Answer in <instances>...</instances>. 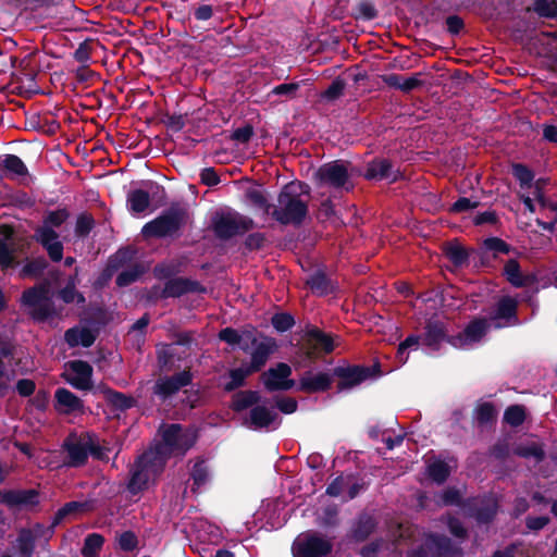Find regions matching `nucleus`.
Wrapping results in <instances>:
<instances>
[{"instance_id": "52", "label": "nucleus", "mask_w": 557, "mask_h": 557, "mask_svg": "<svg viewBox=\"0 0 557 557\" xmlns=\"http://www.w3.org/2000/svg\"><path fill=\"white\" fill-rule=\"evenodd\" d=\"M513 453L521 458H534L536 462H542L546 456L543 447L536 443L527 446H518L515 448Z\"/></svg>"}, {"instance_id": "23", "label": "nucleus", "mask_w": 557, "mask_h": 557, "mask_svg": "<svg viewBox=\"0 0 557 557\" xmlns=\"http://www.w3.org/2000/svg\"><path fill=\"white\" fill-rule=\"evenodd\" d=\"M494 320H506V324L495 323L496 329H502L508 325H518V302L510 296L502 297L497 305L493 315Z\"/></svg>"}, {"instance_id": "1", "label": "nucleus", "mask_w": 557, "mask_h": 557, "mask_svg": "<svg viewBox=\"0 0 557 557\" xmlns=\"http://www.w3.org/2000/svg\"><path fill=\"white\" fill-rule=\"evenodd\" d=\"M310 186L304 182L287 183L277 195V206H274L271 216L282 225H301L309 213L308 201L301 196H310Z\"/></svg>"}, {"instance_id": "13", "label": "nucleus", "mask_w": 557, "mask_h": 557, "mask_svg": "<svg viewBox=\"0 0 557 557\" xmlns=\"http://www.w3.org/2000/svg\"><path fill=\"white\" fill-rule=\"evenodd\" d=\"M463 509L466 515L473 518L479 524H490L495 520L499 505L497 499L484 497L480 500L467 499Z\"/></svg>"}, {"instance_id": "45", "label": "nucleus", "mask_w": 557, "mask_h": 557, "mask_svg": "<svg viewBox=\"0 0 557 557\" xmlns=\"http://www.w3.org/2000/svg\"><path fill=\"white\" fill-rule=\"evenodd\" d=\"M48 267L45 257L34 258L27 261L21 270V275L24 277H39L44 274Z\"/></svg>"}, {"instance_id": "6", "label": "nucleus", "mask_w": 557, "mask_h": 557, "mask_svg": "<svg viewBox=\"0 0 557 557\" xmlns=\"http://www.w3.org/2000/svg\"><path fill=\"white\" fill-rule=\"evenodd\" d=\"M382 374L380 362L372 366H338L333 369V376L339 379L337 383L338 391L351 388L364 382L368 379L377 377Z\"/></svg>"}, {"instance_id": "51", "label": "nucleus", "mask_w": 557, "mask_h": 557, "mask_svg": "<svg viewBox=\"0 0 557 557\" xmlns=\"http://www.w3.org/2000/svg\"><path fill=\"white\" fill-rule=\"evenodd\" d=\"M144 273V269L140 264H135L129 269H126L119 273L115 278V284L119 287H126L136 282Z\"/></svg>"}, {"instance_id": "54", "label": "nucleus", "mask_w": 557, "mask_h": 557, "mask_svg": "<svg viewBox=\"0 0 557 557\" xmlns=\"http://www.w3.org/2000/svg\"><path fill=\"white\" fill-rule=\"evenodd\" d=\"M345 87L346 82L341 77H336L335 79L332 81L330 86L321 94V98L326 101H335L344 95Z\"/></svg>"}, {"instance_id": "38", "label": "nucleus", "mask_w": 557, "mask_h": 557, "mask_svg": "<svg viewBox=\"0 0 557 557\" xmlns=\"http://www.w3.org/2000/svg\"><path fill=\"white\" fill-rule=\"evenodd\" d=\"M150 206L149 193L144 189H133L127 195V207L132 213H143Z\"/></svg>"}, {"instance_id": "59", "label": "nucleus", "mask_w": 557, "mask_h": 557, "mask_svg": "<svg viewBox=\"0 0 557 557\" xmlns=\"http://www.w3.org/2000/svg\"><path fill=\"white\" fill-rule=\"evenodd\" d=\"M17 543H18L20 556L21 557H32V555L34 553L35 545H34V539H33L30 532H28V531L21 532V534L18 535V539H17Z\"/></svg>"}, {"instance_id": "42", "label": "nucleus", "mask_w": 557, "mask_h": 557, "mask_svg": "<svg viewBox=\"0 0 557 557\" xmlns=\"http://www.w3.org/2000/svg\"><path fill=\"white\" fill-rule=\"evenodd\" d=\"M190 479L193 480V492H196L209 481V470L205 460L199 459L195 462L190 472Z\"/></svg>"}, {"instance_id": "20", "label": "nucleus", "mask_w": 557, "mask_h": 557, "mask_svg": "<svg viewBox=\"0 0 557 557\" xmlns=\"http://www.w3.org/2000/svg\"><path fill=\"white\" fill-rule=\"evenodd\" d=\"M426 552L433 557H458L462 550L448 536L440 533H429L425 536Z\"/></svg>"}, {"instance_id": "48", "label": "nucleus", "mask_w": 557, "mask_h": 557, "mask_svg": "<svg viewBox=\"0 0 557 557\" xmlns=\"http://www.w3.org/2000/svg\"><path fill=\"white\" fill-rule=\"evenodd\" d=\"M512 175L519 182L521 188H530L534 181V172L522 163L512 164Z\"/></svg>"}, {"instance_id": "14", "label": "nucleus", "mask_w": 557, "mask_h": 557, "mask_svg": "<svg viewBox=\"0 0 557 557\" xmlns=\"http://www.w3.org/2000/svg\"><path fill=\"white\" fill-rule=\"evenodd\" d=\"M67 367L72 373L64 372L62 373V377L73 388L78 391H90L94 387V369L89 362L77 359L69 361Z\"/></svg>"}, {"instance_id": "10", "label": "nucleus", "mask_w": 557, "mask_h": 557, "mask_svg": "<svg viewBox=\"0 0 557 557\" xmlns=\"http://www.w3.org/2000/svg\"><path fill=\"white\" fill-rule=\"evenodd\" d=\"M3 66H10L13 71L11 72V78L16 83H26L27 91H37V71L33 66V54L29 53L23 59H18L15 55H9V62H4Z\"/></svg>"}, {"instance_id": "21", "label": "nucleus", "mask_w": 557, "mask_h": 557, "mask_svg": "<svg viewBox=\"0 0 557 557\" xmlns=\"http://www.w3.org/2000/svg\"><path fill=\"white\" fill-rule=\"evenodd\" d=\"M502 274L515 288L530 287L539 281L535 273H523L519 261L515 258H510L505 262Z\"/></svg>"}, {"instance_id": "36", "label": "nucleus", "mask_w": 557, "mask_h": 557, "mask_svg": "<svg viewBox=\"0 0 557 557\" xmlns=\"http://www.w3.org/2000/svg\"><path fill=\"white\" fill-rule=\"evenodd\" d=\"M70 218V212L66 208H59L53 211H48L42 220V225L38 226L35 231V235H42L45 230L54 231L60 227Z\"/></svg>"}, {"instance_id": "63", "label": "nucleus", "mask_w": 557, "mask_h": 557, "mask_svg": "<svg viewBox=\"0 0 557 557\" xmlns=\"http://www.w3.org/2000/svg\"><path fill=\"white\" fill-rule=\"evenodd\" d=\"M92 40H84L74 51V59L81 64H87L91 58Z\"/></svg>"}, {"instance_id": "4", "label": "nucleus", "mask_w": 557, "mask_h": 557, "mask_svg": "<svg viewBox=\"0 0 557 557\" xmlns=\"http://www.w3.org/2000/svg\"><path fill=\"white\" fill-rule=\"evenodd\" d=\"M256 226L253 220L237 211H216L211 218V228L220 240L244 235Z\"/></svg>"}, {"instance_id": "61", "label": "nucleus", "mask_w": 557, "mask_h": 557, "mask_svg": "<svg viewBox=\"0 0 557 557\" xmlns=\"http://www.w3.org/2000/svg\"><path fill=\"white\" fill-rule=\"evenodd\" d=\"M510 455V446L506 440H498L488 449V456L498 461H505Z\"/></svg>"}, {"instance_id": "19", "label": "nucleus", "mask_w": 557, "mask_h": 557, "mask_svg": "<svg viewBox=\"0 0 557 557\" xmlns=\"http://www.w3.org/2000/svg\"><path fill=\"white\" fill-rule=\"evenodd\" d=\"M0 504L8 508L34 507L39 504L37 490H0Z\"/></svg>"}, {"instance_id": "25", "label": "nucleus", "mask_w": 557, "mask_h": 557, "mask_svg": "<svg viewBox=\"0 0 557 557\" xmlns=\"http://www.w3.org/2000/svg\"><path fill=\"white\" fill-rule=\"evenodd\" d=\"M376 527L375 518L367 512H362L352 522L348 537L356 543H362L374 533Z\"/></svg>"}, {"instance_id": "46", "label": "nucleus", "mask_w": 557, "mask_h": 557, "mask_svg": "<svg viewBox=\"0 0 557 557\" xmlns=\"http://www.w3.org/2000/svg\"><path fill=\"white\" fill-rule=\"evenodd\" d=\"M64 507L66 508L70 517L81 515V513H88V512H92L97 509L98 500L95 498H88L84 502L73 500V502L65 503Z\"/></svg>"}, {"instance_id": "16", "label": "nucleus", "mask_w": 557, "mask_h": 557, "mask_svg": "<svg viewBox=\"0 0 557 557\" xmlns=\"http://www.w3.org/2000/svg\"><path fill=\"white\" fill-rule=\"evenodd\" d=\"M490 323L484 317L473 318L457 335L450 338V345L455 348H461L468 345L479 343L488 332Z\"/></svg>"}, {"instance_id": "2", "label": "nucleus", "mask_w": 557, "mask_h": 557, "mask_svg": "<svg viewBox=\"0 0 557 557\" xmlns=\"http://www.w3.org/2000/svg\"><path fill=\"white\" fill-rule=\"evenodd\" d=\"M188 213L185 208L171 206L141 228L145 238H177L186 225Z\"/></svg>"}, {"instance_id": "53", "label": "nucleus", "mask_w": 557, "mask_h": 557, "mask_svg": "<svg viewBox=\"0 0 557 557\" xmlns=\"http://www.w3.org/2000/svg\"><path fill=\"white\" fill-rule=\"evenodd\" d=\"M59 297L64 304H72L76 301L78 305L85 304V296L76 290L75 283L66 282L65 286L60 289Z\"/></svg>"}, {"instance_id": "57", "label": "nucleus", "mask_w": 557, "mask_h": 557, "mask_svg": "<svg viewBox=\"0 0 557 557\" xmlns=\"http://www.w3.org/2000/svg\"><path fill=\"white\" fill-rule=\"evenodd\" d=\"M247 198L253 206L263 210L265 214L271 215L274 206L268 201L263 191L258 189H251L247 193Z\"/></svg>"}, {"instance_id": "24", "label": "nucleus", "mask_w": 557, "mask_h": 557, "mask_svg": "<svg viewBox=\"0 0 557 557\" xmlns=\"http://www.w3.org/2000/svg\"><path fill=\"white\" fill-rule=\"evenodd\" d=\"M277 418V412L258 404L250 409L248 418L244 420V425L252 430L269 429Z\"/></svg>"}, {"instance_id": "43", "label": "nucleus", "mask_w": 557, "mask_h": 557, "mask_svg": "<svg viewBox=\"0 0 557 557\" xmlns=\"http://www.w3.org/2000/svg\"><path fill=\"white\" fill-rule=\"evenodd\" d=\"M135 256V251L131 247L120 248L114 255L109 258L108 269L117 271L120 268L129 263Z\"/></svg>"}, {"instance_id": "18", "label": "nucleus", "mask_w": 557, "mask_h": 557, "mask_svg": "<svg viewBox=\"0 0 557 557\" xmlns=\"http://www.w3.org/2000/svg\"><path fill=\"white\" fill-rule=\"evenodd\" d=\"M400 171L395 170L393 163L386 158H374L367 164L363 177L367 181H384L395 183L400 178Z\"/></svg>"}, {"instance_id": "37", "label": "nucleus", "mask_w": 557, "mask_h": 557, "mask_svg": "<svg viewBox=\"0 0 557 557\" xmlns=\"http://www.w3.org/2000/svg\"><path fill=\"white\" fill-rule=\"evenodd\" d=\"M474 419L479 426L491 425L496 422L497 410L493 403H479L474 408Z\"/></svg>"}, {"instance_id": "5", "label": "nucleus", "mask_w": 557, "mask_h": 557, "mask_svg": "<svg viewBox=\"0 0 557 557\" xmlns=\"http://www.w3.org/2000/svg\"><path fill=\"white\" fill-rule=\"evenodd\" d=\"M350 163L343 160H334L322 164L314 176L319 185L327 186L335 190L351 191L355 185L349 173Z\"/></svg>"}, {"instance_id": "41", "label": "nucleus", "mask_w": 557, "mask_h": 557, "mask_svg": "<svg viewBox=\"0 0 557 557\" xmlns=\"http://www.w3.org/2000/svg\"><path fill=\"white\" fill-rule=\"evenodd\" d=\"M527 412L523 405H510L504 412V422L512 428L522 425L525 421Z\"/></svg>"}, {"instance_id": "3", "label": "nucleus", "mask_w": 557, "mask_h": 557, "mask_svg": "<svg viewBox=\"0 0 557 557\" xmlns=\"http://www.w3.org/2000/svg\"><path fill=\"white\" fill-rule=\"evenodd\" d=\"M20 302L28 309L27 313L35 322H46L58 315L47 284H37L25 289Z\"/></svg>"}, {"instance_id": "56", "label": "nucleus", "mask_w": 557, "mask_h": 557, "mask_svg": "<svg viewBox=\"0 0 557 557\" xmlns=\"http://www.w3.org/2000/svg\"><path fill=\"white\" fill-rule=\"evenodd\" d=\"M442 506H460L463 508L465 502H462L461 494L456 487H447L440 495L437 502Z\"/></svg>"}, {"instance_id": "15", "label": "nucleus", "mask_w": 557, "mask_h": 557, "mask_svg": "<svg viewBox=\"0 0 557 557\" xmlns=\"http://www.w3.org/2000/svg\"><path fill=\"white\" fill-rule=\"evenodd\" d=\"M292 368L285 362H278L261 374L262 383L268 392L288 391L295 386V381L289 379Z\"/></svg>"}, {"instance_id": "49", "label": "nucleus", "mask_w": 557, "mask_h": 557, "mask_svg": "<svg viewBox=\"0 0 557 557\" xmlns=\"http://www.w3.org/2000/svg\"><path fill=\"white\" fill-rule=\"evenodd\" d=\"M482 246L485 250L493 252V259L497 258V253L508 255L512 247L499 237H487L483 240Z\"/></svg>"}, {"instance_id": "22", "label": "nucleus", "mask_w": 557, "mask_h": 557, "mask_svg": "<svg viewBox=\"0 0 557 557\" xmlns=\"http://www.w3.org/2000/svg\"><path fill=\"white\" fill-rule=\"evenodd\" d=\"M54 409L61 414L85 413L84 401L65 387L54 393Z\"/></svg>"}, {"instance_id": "26", "label": "nucleus", "mask_w": 557, "mask_h": 557, "mask_svg": "<svg viewBox=\"0 0 557 557\" xmlns=\"http://www.w3.org/2000/svg\"><path fill=\"white\" fill-rule=\"evenodd\" d=\"M332 376L325 372H319L312 375L310 372L306 373L299 380V391L313 394L326 392L332 386Z\"/></svg>"}, {"instance_id": "9", "label": "nucleus", "mask_w": 557, "mask_h": 557, "mask_svg": "<svg viewBox=\"0 0 557 557\" xmlns=\"http://www.w3.org/2000/svg\"><path fill=\"white\" fill-rule=\"evenodd\" d=\"M421 337L423 346L432 351H438L443 343L450 345L453 335H449L448 324L444 320L433 315L425 320Z\"/></svg>"}, {"instance_id": "58", "label": "nucleus", "mask_w": 557, "mask_h": 557, "mask_svg": "<svg viewBox=\"0 0 557 557\" xmlns=\"http://www.w3.org/2000/svg\"><path fill=\"white\" fill-rule=\"evenodd\" d=\"M95 226V220L89 213H82L77 216L75 233L78 237L87 236Z\"/></svg>"}, {"instance_id": "40", "label": "nucleus", "mask_w": 557, "mask_h": 557, "mask_svg": "<svg viewBox=\"0 0 557 557\" xmlns=\"http://www.w3.org/2000/svg\"><path fill=\"white\" fill-rule=\"evenodd\" d=\"M104 543V537L99 533H90L84 540L82 548L83 557H99Z\"/></svg>"}, {"instance_id": "32", "label": "nucleus", "mask_w": 557, "mask_h": 557, "mask_svg": "<svg viewBox=\"0 0 557 557\" xmlns=\"http://www.w3.org/2000/svg\"><path fill=\"white\" fill-rule=\"evenodd\" d=\"M66 457L64 463L67 467L79 468L86 465L88 460L87 443L73 442L64 443Z\"/></svg>"}, {"instance_id": "44", "label": "nucleus", "mask_w": 557, "mask_h": 557, "mask_svg": "<svg viewBox=\"0 0 557 557\" xmlns=\"http://www.w3.org/2000/svg\"><path fill=\"white\" fill-rule=\"evenodd\" d=\"M2 166L10 173L17 176H25L28 174L27 166L23 160L16 154H4L2 158Z\"/></svg>"}, {"instance_id": "60", "label": "nucleus", "mask_w": 557, "mask_h": 557, "mask_svg": "<svg viewBox=\"0 0 557 557\" xmlns=\"http://www.w3.org/2000/svg\"><path fill=\"white\" fill-rule=\"evenodd\" d=\"M420 342L422 343L421 335L411 334L403 341L397 348V358L401 362H406L408 359V356L406 355L407 349L412 347H418Z\"/></svg>"}, {"instance_id": "28", "label": "nucleus", "mask_w": 557, "mask_h": 557, "mask_svg": "<svg viewBox=\"0 0 557 557\" xmlns=\"http://www.w3.org/2000/svg\"><path fill=\"white\" fill-rule=\"evenodd\" d=\"M136 461L150 478L159 476L166 463L165 457L158 450H148L136 458Z\"/></svg>"}, {"instance_id": "27", "label": "nucleus", "mask_w": 557, "mask_h": 557, "mask_svg": "<svg viewBox=\"0 0 557 557\" xmlns=\"http://www.w3.org/2000/svg\"><path fill=\"white\" fill-rule=\"evenodd\" d=\"M443 255L453 263L455 268L469 265L471 249H467L458 239L446 242L442 246Z\"/></svg>"}, {"instance_id": "7", "label": "nucleus", "mask_w": 557, "mask_h": 557, "mask_svg": "<svg viewBox=\"0 0 557 557\" xmlns=\"http://www.w3.org/2000/svg\"><path fill=\"white\" fill-rule=\"evenodd\" d=\"M162 442L169 448V451L184 456L195 446L198 434L193 429H186L182 424L172 423L162 431Z\"/></svg>"}, {"instance_id": "39", "label": "nucleus", "mask_w": 557, "mask_h": 557, "mask_svg": "<svg viewBox=\"0 0 557 557\" xmlns=\"http://www.w3.org/2000/svg\"><path fill=\"white\" fill-rule=\"evenodd\" d=\"M251 374L253 373L249 370L246 363H243L239 368L231 369L228 371L231 381L224 385V391L231 393L244 386L246 377Z\"/></svg>"}, {"instance_id": "12", "label": "nucleus", "mask_w": 557, "mask_h": 557, "mask_svg": "<svg viewBox=\"0 0 557 557\" xmlns=\"http://www.w3.org/2000/svg\"><path fill=\"white\" fill-rule=\"evenodd\" d=\"M193 382V374L190 370H183L174 373L171 376L159 377L153 387V394L157 395L162 401L169 399L180 392L181 388L190 385Z\"/></svg>"}, {"instance_id": "64", "label": "nucleus", "mask_w": 557, "mask_h": 557, "mask_svg": "<svg viewBox=\"0 0 557 557\" xmlns=\"http://www.w3.org/2000/svg\"><path fill=\"white\" fill-rule=\"evenodd\" d=\"M447 529L451 535L459 540H466L468 537V530L463 523L454 516H449L447 519Z\"/></svg>"}, {"instance_id": "31", "label": "nucleus", "mask_w": 557, "mask_h": 557, "mask_svg": "<svg viewBox=\"0 0 557 557\" xmlns=\"http://www.w3.org/2000/svg\"><path fill=\"white\" fill-rule=\"evenodd\" d=\"M306 285L318 296L334 293L335 286L324 270H315L306 280Z\"/></svg>"}, {"instance_id": "50", "label": "nucleus", "mask_w": 557, "mask_h": 557, "mask_svg": "<svg viewBox=\"0 0 557 557\" xmlns=\"http://www.w3.org/2000/svg\"><path fill=\"white\" fill-rule=\"evenodd\" d=\"M429 476L437 484H443L450 475L449 466L442 460H437L429 465Z\"/></svg>"}, {"instance_id": "62", "label": "nucleus", "mask_w": 557, "mask_h": 557, "mask_svg": "<svg viewBox=\"0 0 557 557\" xmlns=\"http://www.w3.org/2000/svg\"><path fill=\"white\" fill-rule=\"evenodd\" d=\"M534 9L542 17L554 18L557 16L555 0H535Z\"/></svg>"}, {"instance_id": "29", "label": "nucleus", "mask_w": 557, "mask_h": 557, "mask_svg": "<svg viewBox=\"0 0 557 557\" xmlns=\"http://www.w3.org/2000/svg\"><path fill=\"white\" fill-rule=\"evenodd\" d=\"M255 346L256 347L251 352L250 362L246 363L252 373L259 372L265 366L270 355L276 346V343L274 338L270 337L267 338V342H261Z\"/></svg>"}, {"instance_id": "55", "label": "nucleus", "mask_w": 557, "mask_h": 557, "mask_svg": "<svg viewBox=\"0 0 557 557\" xmlns=\"http://www.w3.org/2000/svg\"><path fill=\"white\" fill-rule=\"evenodd\" d=\"M271 324L277 332L284 333L295 325V319L288 312H277L272 315Z\"/></svg>"}, {"instance_id": "35", "label": "nucleus", "mask_w": 557, "mask_h": 557, "mask_svg": "<svg viewBox=\"0 0 557 557\" xmlns=\"http://www.w3.org/2000/svg\"><path fill=\"white\" fill-rule=\"evenodd\" d=\"M261 401V396L257 391H240L233 395L230 408L234 412H242L248 408L257 406Z\"/></svg>"}, {"instance_id": "33", "label": "nucleus", "mask_w": 557, "mask_h": 557, "mask_svg": "<svg viewBox=\"0 0 557 557\" xmlns=\"http://www.w3.org/2000/svg\"><path fill=\"white\" fill-rule=\"evenodd\" d=\"M151 478L146 473V471L135 462L132 465L129 469V479L126 484V490L132 495H138L148 488V483Z\"/></svg>"}, {"instance_id": "8", "label": "nucleus", "mask_w": 557, "mask_h": 557, "mask_svg": "<svg viewBox=\"0 0 557 557\" xmlns=\"http://www.w3.org/2000/svg\"><path fill=\"white\" fill-rule=\"evenodd\" d=\"M334 348V341L330 334L317 326L306 329L301 350L307 360L314 361L321 354H331Z\"/></svg>"}, {"instance_id": "11", "label": "nucleus", "mask_w": 557, "mask_h": 557, "mask_svg": "<svg viewBox=\"0 0 557 557\" xmlns=\"http://www.w3.org/2000/svg\"><path fill=\"white\" fill-rule=\"evenodd\" d=\"M332 543L317 534H308L294 542V557H325L332 552Z\"/></svg>"}, {"instance_id": "34", "label": "nucleus", "mask_w": 557, "mask_h": 557, "mask_svg": "<svg viewBox=\"0 0 557 557\" xmlns=\"http://www.w3.org/2000/svg\"><path fill=\"white\" fill-rule=\"evenodd\" d=\"M101 392L104 395L106 400L108 404L117 411H126L131 408H133L136 404V400L134 397L128 396L124 393L117 392L112 389L108 386L99 387Z\"/></svg>"}, {"instance_id": "17", "label": "nucleus", "mask_w": 557, "mask_h": 557, "mask_svg": "<svg viewBox=\"0 0 557 557\" xmlns=\"http://www.w3.org/2000/svg\"><path fill=\"white\" fill-rule=\"evenodd\" d=\"M161 296L168 298H180L186 294L206 293V287L198 281L184 276L170 278L162 287Z\"/></svg>"}, {"instance_id": "30", "label": "nucleus", "mask_w": 557, "mask_h": 557, "mask_svg": "<svg viewBox=\"0 0 557 557\" xmlns=\"http://www.w3.org/2000/svg\"><path fill=\"white\" fill-rule=\"evenodd\" d=\"M34 238L48 252L53 262H59L63 258V244L58 240L59 234L55 231L45 230L42 235H34Z\"/></svg>"}, {"instance_id": "47", "label": "nucleus", "mask_w": 557, "mask_h": 557, "mask_svg": "<svg viewBox=\"0 0 557 557\" xmlns=\"http://www.w3.org/2000/svg\"><path fill=\"white\" fill-rule=\"evenodd\" d=\"M352 16L356 20L373 21L379 16V12L370 0H361L354 9Z\"/></svg>"}]
</instances>
